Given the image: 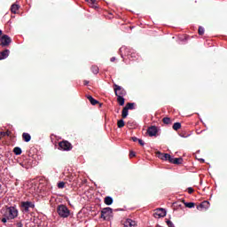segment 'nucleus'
I'll return each instance as SVG.
<instances>
[{
	"label": "nucleus",
	"mask_w": 227,
	"mask_h": 227,
	"mask_svg": "<svg viewBox=\"0 0 227 227\" xmlns=\"http://www.w3.org/2000/svg\"><path fill=\"white\" fill-rule=\"evenodd\" d=\"M3 215L2 223H6L19 216V210L15 207H3L1 210Z\"/></svg>",
	"instance_id": "f257e3e1"
},
{
	"label": "nucleus",
	"mask_w": 227,
	"mask_h": 227,
	"mask_svg": "<svg viewBox=\"0 0 227 227\" xmlns=\"http://www.w3.org/2000/svg\"><path fill=\"white\" fill-rule=\"evenodd\" d=\"M57 213L59 214V217L63 219H67V217L70 216V209L66 205H59L57 207Z\"/></svg>",
	"instance_id": "f03ea898"
},
{
	"label": "nucleus",
	"mask_w": 227,
	"mask_h": 227,
	"mask_svg": "<svg viewBox=\"0 0 227 227\" xmlns=\"http://www.w3.org/2000/svg\"><path fill=\"white\" fill-rule=\"evenodd\" d=\"M59 149L62 150L63 152H68L72 150V144H70L68 141H62L59 143Z\"/></svg>",
	"instance_id": "7ed1b4c3"
},
{
	"label": "nucleus",
	"mask_w": 227,
	"mask_h": 227,
	"mask_svg": "<svg viewBox=\"0 0 227 227\" xmlns=\"http://www.w3.org/2000/svg\"><path fill=\"white\" fill-rule=\"evenodd\" d=\"M114 86L116 97H125V95H127V91L125 90V89L121 88V86H119L117 84H114Z\"/></svg>",
	"instance_id": "20e7f679"
},
{
	"label": "nucleus",
	"mask_w": 227,
	"mask_h": 227,
	"mask_svg": "<svg viewBox=\"0 0 227 227\" xmlns=\"http://www.w3.org/2000/svg\"><path fill=\"white\" fill-rule=\"evenodd\" d=\"M0 45H2V47H8V45L12 43V38L7 35H4L0 38Z\"/></svg>",
	"instance_id": "39448f33"
},
{
	"label": "nucleus",
	"mask_w": 227,
	"mask_h": 227,
	"mask_svg": "<svg viewBox=\"0 0 227 227\" xmlns=\"http://www.w3.org/2000/svg\"><path fill=\"white\" fill-rule=\"evenodd\" d=\"M166 209L164 208H158L155 210L153 216L155 219H160V217H166Z\"/></svg>",
	"instance_id": "423d86ee"
},
{
	"label": "nucleus",
	"mask_w": 227,
	"mask_h": 227,
	"mask_svg": "<svg viewBox=\"0 0 227 227\" xmlns=\"http://www.w3.org/2000/svg\"><path fill=\"white\" fill-rule=\"evenodd\" d=\"M35 204L29 201L22 202L21 203V208L23 212H29V208H34Z\"/></svg>",
	"instance_id": "0eeeda50"
},
{
	"label": "nucleus",
	"mask_w": 227,
	"mask_h": 227,
	"mask_svg": "<svg viewBox=\"0 0 227 227\" xmlns=\"http://www.w3.org/2000/svg\"><path fill=\"white\" fill-rule=\"evenodd\" d=\"M111 214H113V208L105 207L101 210V218L106 219V217H109Z\"/></svg>",
	"instance_id": "6e6552de"
},
{
	"label": "nucleus",
	"mask_w": 227,
	"mask_h": 227,
	"mask_svg": "<svg viewBox=\"0 0 227 227\" xmlns=\"http://www.w3.org/2000/svg\"><path fill=\"white\" fill-rule=\"evenodd\" d=\"M157 132H158V129H157V127L155 126H152L147 129V133L151 137H153V136H157Z\"/></svg>",
	"instance_id": "1a4fd4ad"
},
{
	"label": "nucleus",
	"mask_w": 227,
	"mask_h": 227,
	"mask_svg": "<svg viewBox=\"0 0 227 227\" xmlns=\"http://www.w3.org/2000/svg\"><path fill=\"white\" fill-rule=\"evenodd\" d=\"M159 153V158L161 159V160H168V162H171V159H173V157L168 153Z\"/></svg>",
	"instance_id": "9d476101"
},
{
	"label": "nucleus",
	"mask_w": 227,
	"mask_h": 227,
	"mask_svg": "<svg viewBox=\"0 0 227 227\" xmlns=\"http://www.w3.org/2000/svg\"><path fill=\"white\" fill-rule=\"evenodd\" d=\"M124 226L125 227H137V223H136V221H134L132 219H127L124 223Z\"/></svg>",
	"instance_id": "9b49d317"
},
{
	"label": "nucleus",
	"mask_w": 227,
	"mask_h": 227,
	"mask_svg": "<svg viewBox=\"0 0 227 227\" xmlns=\"http://www.w3.org/2000/svg\"><path fill=\"white\" fill-rule=\"evenodd\" d=\"M10 56V50H4L0 52V60L6 59Z\"/></svg>",
	"instance_id": "f8f14e48"
},
{
	"label": "nucleus",
	"mask_w": 227,
	"mask_h": 227,
	"mask_svg": "<svg viewBox=\"0 0 227 227\" xmlns=\"http://www.w3.org/2000/svg\"><path fill=\"white\" fill-rule=\"evenodd\" d=\"M208 207H210V202H208L207 200L203 201L202 203H200V206L197 207L198 210H200V208H208Z\"/></svg>",
	"instance_id": "ddd939ff"
},
{
	"label": "nucleus",
	"mask_w": 227,
	"mask_h": 227,
	"mask_svg": "<svg viewBox=\"0 0 227 227\" xmlns=\"http://www.w3.org/2000/svg\"><path fill=\"white\" fill-rule=\"evenodd\" d=\"M124 96H117V102L119 106H125V98H123Z\"/></svg>",
	"instance_id": "4468645a"
},
{
	"label": "nucleus",
	"mask_w": 227,
	"mask_h": 227,
	"mask_svg": "<svg viewBox=\"0 0 227 227\" xmlns=\"http://www.w3.org/2000/svg\"><path fill=\"white\" fill-rule=\"evenodd\" d=\"M171 164H182V158H173L170 160Z\"/></svg>",
	"instance_id": "2eb2a0df"
},
{
	"label": "nucleus",
	"mask_w": 227,
	"mask_h": 227,
	"mask_svg": "<svg viewBox=\"0 0 227 227\" xmlns=\"http://www.w3.org/2000/svg\"><path fill=\"white\" fill-rule=\"evenodd\" d=\"M22 137L26 143H29V141H31V135L28 133H23Z\"/></svg>",
	"instance_id": "dca6fc26"
},
{
	"label": "nucleus",
	"mask_w": 227,
	"mask_h": 227,
	"mask_svg": "<svg viewBox=\"0 0 227 227\" xmlns=\"http://www.w3.org/2000/svg\"><path fill=\"white\" fill-rule=\"evenodd\" d=\"M19 8H20V6H19V4H12L11 6V12L12 13H17V12H19Z\"/></svg>",
	"instance_id": "f3484780"
},
{
	"label": "nucleus",
	"mask_w": 227,
	"mask_h": 227,
	"mask_svg": "<svg viewBox=\"0 0 227 227\" xmlns=\"http://www.w3.org/2000/svg\"><path fill=\"white\" fill-rule=\"evenodd\" d=\"M87 98L92 106H97V104H98V101L97 99L93 98V97H91V96H87Z\"/></svg>",
	"instance_id": "a211bd4d"
},
{
	"label": "nucleus",
	"mask_w": 227,
	"mask_h": 227,
	"mask_svg": "<svg viewBox=\"0 0 227 227\" xmlns=\"http://www.w3.org/2000/svg\"><path fill=\"white\" fill-rule=\"evenodd\" d=\"M117 127L119 129H123V127H125V121H123V119L118 121Z\"/></svg>",
	"instance_id": "6ab92c4d"
},
{
	"label": "nucleus",
	"mask_w": 227,
	"mask_h": 227,
	"mask_svg": "<svg viewBox=\"0 0 227 227\" xmlns=\"http://www.w3.org/2000/svg\"><path fill=\"white\" fill-rule=\"evenodd\" d=\"M105 203L106 205H113V197H106L105 198Z\"/></svg>",
	"instance_id": "aec40b11"
},
{
	"label": "nucleus",
	"mask_w": 227,
	"mask_h": 227,
	"mask_svg": "<svg viewBox=\"0 0 227 227\" xmlns=\"http://www.w3.org/2000/svg\"><path fill=\"white\" fill-rule=\"evenodd\" d=\"M181 128H182V124L180 122H176L173 125V129L174 130H179V129H181Z\"/></svg>",
	"instance_id": "412c9836"
},
{
	"label": "nucleus",
	"mask_w": 227,
	"mask_h": 227,
	"mask_svg": "<svg viewBox=\"0 0 227 227\" xmlns=\"http://www.w3.org/2000/svg\"><path fill=\"white\" fill-rule=\"evenodd\" d=\"M13 153H15V155H20V153H22V149H20V147H15L13 149Z\"/></svg>",
	"instance_id": "4be33fe9"
},
{
	"label": "nucleus",
	"mask_w": 227,
	"mask_h": 227,
	"mask_svg": "<svg viewBox=\"0 0 227 227\" xmlns=\"http://www.w3.org/2000/svg\"><path fill=\"white\" fill-rule=\"evenodd\" d=\"M127 116H129V110L126 107H124L122 109V118H127Z\"/></svg>",
	"instance_id": "5701e85b"
},
{
	"label": "nucleus",
	"mask_w": 227,
	"mask_h": 227,
	"mask_svg": "<svg viewBox=\"0 0 227 227\" xmlns=\"http://www.w3.org/2000/svg\"><path fill=\"white\" fill-rule=\"evenodd\" d=\"M194 202H185L184 203V206L187 207V208H194Z\"/></svg>",
	"instance_id": "b1692460"
},
{
	"label": "nucleus",
	"mask_w": 227,
	"mask_h": 227,
	"mask_svg": "<svg viewBox=\"0 0 227 227\" xmlns=\"http://www.w3.org/2000/svg\"><path fill=\"white\" fill-rule=\"evenodd\" d=\"M98 71H99L98 67H97V66H92L91 67V72L93 74H98Z\"/></svg>",
	"instance_id": "393cba45"
},
{
	"label": "nucleus",
	"mask_w": 227,
	"mask_h": 227,
	"mask_svg": "<svg viewBox=\"0 0 227 227\" xmlns=\"http://www.w3.org/2000/svg\"><path fill=\"white\" fill-rule=\"evenodd\" d=\"M162 121L165 123V125H169V123H171V119L168 117H164Z\"/></svg>",
	"instance_id": "a878e982"
},
{
	"label": "nucleus",
	"mask_w": 227,
	"mask_h": 227,
	"mask_svg": "<svg viewBox=\"0 0 227 227\" xmlns=\"http://www.w3.org/2000/svg\"><path fill=\"white\" fill-rule=\"evenodd\" d=\"M126 109H134V103H128L125 106Z\"/></svg>",
	"instance_id": "bb28decb"
},
{
	"label": "nucleus",
	"mask_w": 227,
	"mask_h": 227,
	"mask_svg": "<svg viewBox=\"0 0 227 227\" xmlns=\"http://www.w3.org/2000/svg\"><path fill=\"white\" fill-rule=\"evenodd\" d=\"M199 35H205V28L203 27H199Z\"/></svg>",
	"instance_id": "cd10ccee"
},
{
	"label": "nucleus",
	"mask_w": 227,
	"mask_h": 227,
	"mask_svg": "<svg viewBox=\"0 0 227 227\" xmlns=\"http://www.w3.org/2000/svg\"><path fill=\"white\" fill-rule=\"evenodd\" d=\"M59 189H65V182H60L58 184Z\"/></svg>",
	"instance_id": "c85d7f7f"
},
{
	"label": "nucleus",
	"mask_w": 227,
	"mask_h": 227,
	"mask_svg": "<svg viewBox=\"0 0 227 227\" xmlns=\"http://www.w3.org/2000/svg\"><path fill=\"white\" fill-rule=\"evenodd\" d=\"M167 224L168 227H175V224H173V222H171L170 220L167 221Z\"/></svg>",
	"instance_id": "c756f323"
},
{
	"label": "nucleus",
	"mask_w": 227,
	"mask_h": 227,
	"mask_svg": "<svg viewBox=\"0 0 227 227\" xmlns=\"http://www.w3.org/2000/svg\"><path fill=\"white\" fill-rule=\"evenodd\" d=\"M88 3H89V4H96V3H97V0H86Z\"/></svg>",
	"instance_id": "7c9ffc66"
},
{
	"label": "nucleus",
	"mask_w": 227,
	"mask_h": 227,
	"mask_svg": "<svg viewBox=\"0 0 227 227\" xmlns=\"http://www.w3.org/2000/svg\"><path fill=\"white\" fill-rule=\"evenodd\" d=\"M194 192V189H192V188H188V193L189 194H192Z\"/></svg>",
	"instance_id": "2f4dec72"
},
{
	"label": "nucleus",
	"mask_w": 227,
	"mask_h": 227,
	"mask_svg": "<svg viewBox=\"0 0 227 227\" xmlns=\"http://www.w3.org/2000/svg\"><path fill=\"white\" fill-rule=\"evenodd\" d=\"M138 143L141 146H145V142L142 139H138Z\"/></svg>",
	"instance_id": "473e14b6"
},
{
	"label": "nucleus",
	"mask_w": 227,
	"mask_h": 227,
	"mask_svg": "<svg viewBox=\"0 0 227 227\" xmlns=\"http://www.w3.org/2000/svg\"><path fill=\"white\" fill-rule=\"evenodd\" d=\"M131 139L134 141V143H136V141H139V139L136 137H132Z\"/></svg>",
	"instance_id": "72a5a7b5"
},
{
	"label": "nucleus",
	"mask_w": 227,
	"mask_h": 227,
	"mask_svg": "<svg viewBox=\"0 0 227 227\" xmlns=\"http://www.w3.org/2000/svg\"><path fill=\"white\" fill-rule=\"evenodd\" d=\"M129 157H136V153H134V152H130V153H129Z\"/></svg>",
	"instance_id": "f704fd0d"
},
{
	"label": "nucleus",
	"mask_w": 227,
	"mask_h": 227,
	"mask_svg": "<svg viewBox=\"0 0 227 227\" xmlns=\"http://www.w3.org/2000/svg\"><path fill=\"white\" fill-rule=\"evenodd\" d=\"M110 60H111L112 62L116 61V58H115V57H113V58L110 59Z\"/></svg>",
	"instance_id": "c9c22d12"
},
{
	"label": "nucleus",
	"mask_w": 227,
	"mask_h": 227,
	"mask_svg": "<svg viewBox=\"0 0 227 227\" xmlns=\"http://www.w3.org/2000/svg\"><path fill=\"white\" fill-rule=\"evenodd\" d=\"M3 35V30H0V36Z\"/></svg>",
	"instance_id": "e433bc0d"
},
{
	"label": "nucleus",
	"mask_w": 227,
	"mask_h": 227,
	"mask_svg": "<svg viewBox=\"0 0 227 227\" xmlns=\"http://www.w3.org/2000/svg\"><path fill=\"white\" fill-rule=\"evenodd\" d=\"M200 161H201V162H205V160H204V159H200Z\"/></svg>",
	"instance_id": "4c0bfd02"
},
{
	"label": "nucleus",
	"mask_w": 227,
	"mask_h": 227,
	"mask_svg": "<svg viewBox=\"0 0 227 227\" xmlns=\"http://www.w3.org/2000/svg\"><path fill=\"white\" fill-rule=\"evenodd\" d=\"M85 84H88V82H85Z\"/></svg>",
	"instance_id": "58836bf2"
},
{
	"label": "nucleus",
	"mask_w": 227,
	"mask_h": 227,
	"mask_svg": "<svg viewBox=\"0 0 227 227\" xmlns=\"http://www.w3.org/2000/svg\"><path fill=\"white\" fill-rule=\"evenodd\" d=\"M0 191H1V184H0Z\"/></svg>",
	"instance_id": "ea45409f"
}]
</instances>
